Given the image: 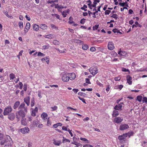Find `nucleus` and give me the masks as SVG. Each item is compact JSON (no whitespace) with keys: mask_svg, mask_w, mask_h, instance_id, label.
Returning <instances> with one entry per match:
<instances>
[{"mask_svg":"<svg viewBox=\"0 0 147 147\" xmlns=\"http://www.w3.org/2000/svg\"><path fill=\"white\" fill-rule=\"evenodd\" d=\"M89 71L90 74L93 76H95L98 72V69L95 67H92L89 69Z\"/></svg>","mask_w":147,"mask_h":147,"instance_id":"3","label":"nucleus"},{"mask_svg":"<svg viewBox=\"0 0 147 147\" xmlns=\"http://www.w3.org/2000/svg\"><path fill=\"white\" fill-rule=\"evenodd\" d=\"M127 3V2H125V3H121L120 2L119 3V5H120L122 7H124L126 3Z\"/></svg>","mask_w":147,"mask_h":147,"instance_id":"54","label":"nucleus"},{"mask_svg":"<svg viewBox=\"0 0 147 147\" xmlns=\"http://www.w3.org/2000/svg\"><path fill=\"white\" fill-rule=\"evenodd\" d=\"M123 105V103L121 102L119 104L116 105L114 109L115 110H120L121 109Z\"/></svg>","mask_w":147,"mask_h":147,"instance_id":"8","label":"nucleus"},{"mask_svg":"<svg viewBox=\"0 0 147 147\" xmlns=\"http://www.w3.org/2000/svg\"><path fill=\"white\" fill-rule=\"evenodd\" d=\"M70 10L69 9H67L61 12V13L62 15L64 18L66 17L67 15L69 13Z\"/></svg>","mask_w":147,"mask_h":147,"instance_id":"13","label":"nucleus"},{"mask_svg":"<svg viewBox=\"0 0 147 147\" xmlns=\"http://www.w3.org/2000/svg\"><path fill=\"white\" fill-rule=\"evenodd\" d=\"M19 28L20 29H22L23 28V22L22 21H20L18 24Z\"/></svg>","mask_w":147,"mask_h":147,"instance_id":"31","label":"nucleus"},{"mask_svg":"<svg viewBox=\"0 0 147 147\" xmlns=\"http://www.w3.org/2000/svg\"><path fill=\"white\" fill-rule=\"evenodd\" d=\"M85 20L84 18L82 19L80 21V23L82 24H84L85 22Z\"/></svg>","mask_w":147,"mask_h":147,"instance_id":"63","label":"nucleus"},{"mask_svg":"<svg viewBox=\"0 0 147 147\" xmlns=\"http://www.w3.org/2000/svg\"><path fill=\"white\" fill-rule=\"evenodd\" d=\"M69 21H68V23L70 24H72L74 23V22L72 20V18L71 17H69Z\"/></svg>","mask_w":147,"mask_h":147,"instance_id":"38","label":"nucleus"},{"mask_svg":"<svg viewBox=\"0 0 147 147\" xmlns=\"http://www.w3.org/2000/svg\"><path fill=\"white\" fill-rule=\"evenodd\" d=\"M49 57H45V61L46 62L47 64H49Z\"/></svg>","mask_w":147,"mask_h":147,"instance_id":"40","label":"nucleus"},{"mask_svg":"<svg viewBox=\"0 0 147 147\" xmlns=\"http://www.w3.org/2000/svg\"><path fill=\"white\" fill-rule=\"evenodd\" d=\"M108 47V49L111 50H113L115 48L114 43L112 42H109Z\"/></svg>","mask_w":147,"mask_h":147,"instance_id":"9","label":"nucleus"},{"mask_svg":"<svg viewBox=\"0 0 147 147\" xmlns=\"http://www.w3.org/2000/svg\"><path fill=\"white\" fill-rule=\"evenodd\" d=\"M10 80H13L15 78V75L13 73L9 75Z\"/></svg>","mask_w":147,"mask_h":147,"instance_id":"33","label":"nucleus"},{"mask_svg":"<svg viewBox=\"0 0 147 147\" xmlns=\"http://www.w3.org/2000/svg\"><path fill=\"white\" fill-rule=\"evenodd\" d=\"M119 114L118 111L116 110H114L113 112L112 116L113 117H116L117 116L119 115Z\"/></svg>","mask_w":147,"mask_h":147,"instance_id":"26","label":"nucleus"},{"mask_svg":"<svg viewBox=\"0 0 147 147\" xmlns=\"http://www.w3.org/2000/svg\"><path fill=\"white\" fill-rule=\"evenodd\" d=\"M38 108L37 107H36L35 108V109L32 110L31 113V115L33 117H35L36 115V114L38 112Z\"/></svg>","mask_w":147,"mask_h":147,"instance_id":"14","label":"nucleus"},{"mask_svg":"<svg viewBox=\"0 0 147 147\" xmlns=\"http://www.w3.org/2000/svg\"><path fill=\"white\" fill-rule=\"evenodd\" d=\"M44 37L46 38L49 39H51L54 38V35L53 34H49L45 35L44 36Z\"/></svg>","mask_w":147,"mask_h":147,"instance_id":"21","label":"nucleus"},{"mask_svg":"<svg viewBox=\"0 0 147 147\" xmlns=\"http://www.w3.org/2000/svg\"><path fill=\"white\" fill-rule=\"evenodd\" d=\"M49 45H45L43 46L42 47V48L43 49H48L49 48Z\"/></svg>","mask_w":147,"mask_h":147,"instance_id":"49","label":"nucleus"},{"mask_svg":"<svg viewBox=\"0 0 147 147\" xmlns=\"http://www.w3.org/2000/svg\"><path fill=\"white\" fill-rule=\"evenodd\" d=\"M111 17L117 20L118 18L117 15L116 14H113L112 16H111Z\"/></svg>","mask_w":147,"mask_h":147,"instance_id":"51","label":"nucleus"},{"mask_svg":"<svg viewBox=\"0 0 147 147\" xmlns=\"http://www.w3.org/2000/svg\"><path fill=\"white\" fill-rule=\"evenodd\" d=\"M19 85H20L19 88L22 89V88L23 84L22 82H19Z\"/></svg>","mask_w":147,"mask_h":147,"instance_id":"57","label":"nucleus"},{"mask_svg":"<svg viewBox=\"0 0 147 147\" xmlns=\"http://www.w3.org/2000/svg\"><path fill=\"white\" fill-rule=\"evenodd\" d=\"M99 27L98 25H96L93 27V30H95L98 29Z\"/></svg>","mask_w":147,"mask_h":147,"instance_id":"42","label":"nucleus"},{"mask_svg":"<svg viewBox=\"0 0 147 147\" xmlns=\"http://www.w3.org/2000/svg\"><path fill=\"white\" fill-rule=\"evenodd\" d=\"M56 49L60 53H65V49H64L62 50H60L59 49L57 48Z\"/></svg>","mask_w":147,"mask_h":147,"instance_id":"44","label":"nucleus"},{"mask_svg":"<svg viewBox=\"0 0 147 147\" xmlns=\"http://www.w3.org/2000/svg\"><path fill=\"white\" fill-rule=\"evenodd\" d=\"M51 108L52 109L51 111H53L56 110L57 109V106H54L53 107H51Z\"/></svg>","mask_w":147,"mask_h":147,"instance_id":"52","label":"nucleus"},{"mask_svg":"<svg viewBox=\"0 0 147 147\" xmlns=\"http://www.w3.org/2000/svg\"><path fill=\"white\" fill-rule=\"evenodd\" d=\"M62 142L63 143H65L66 142H70V141L69 140L65 138L64 136H63Z\"/></svg>","mask_w":147,"mask_h":147,"instance_id":"28","label":"nucleus"},{"mask_svg":"<svg viewBox=\"0 0 147 147\" xmlns=\"http://www.w3.org/2000/svg\"><path fill=\"white\" fill-rule=\"evenodd\" d=\"M118 53L121 56L125 57H127L128 56L127 53L125 51H120L118 52Z\"/></svg>","mask_w":147,"mask_h":147,"instance_id":"10","label":"nucleus"},{"mask_svg":"<svg viewBox=\"0 0 147 147\" xmlns=\"http://www.w3.org/2000/svg\"><path fill=\"white\" fill-rule=\"evenodd\" d=\"M123 87V86L122 85H116L114 87V89H119L120 90H121Z\"/></svg>","mask_w":147,"mask_h":147,"instance_id":"24","label":"nucleus"},{"mask_svg":"<svg viewBox=\"0 0 147 147\" xmlns=\"http://www.w3.org/2000/svg\"><path fill=\"white\" fill-rule=\"evenodd\" d=\"M23 89L24 91H26L27 89V86L26 84H24V85Z\"/></svg>","mask_w":147,"mask_h":147,"instance_id":"60","label":"nucleus"},{"mask_svg":"<svg viewBox=\"0 0 147 147\" xmlns=\"http://www.w3.org/2000/svg\"><path fill=\"white\" fill-rule=\"evenodd\" d=\"M90 51L92 52H94L96 51V49L94 47H91L90 48Z\"/></svg>","mask_w":147,"mask_h":147,"instance_id":"62","label":"nucleus"},{"mask_svg":"<svg viewBox=\"0 0 147 147\" xmlns=\"http://www.w3.org/2000/svg\"><path fill=\"white\" fill-rule=\"evenodd\" d=\"M8 118L9 119L11 120H13L15 118V115L13 113L9 114Z\"/></svg>","mask_w":147,"mask_h":147,"instance_id":"22","label":"nucleus"},{"mask_svg":"<svg viewBox=\"0 0 147 147\" xmlns=\"http://www.w3.org/2000/svg\"><path fill=\"white\" fill-rule=\"evenodd\" d=\"M123 118L118 117L115 118L114 120V122L118 123L121 122L123 121Z\"/></svg>","mask_w":147,"mask_h":147,"instance_id":"12","label":"nucleus"},{"mask_svg":"<svg viewBox=\"0 0 147 147\" xmlns=\"http://www.w3.org/2000/svg\"><path fill=\"white\" fill-rule=\"evenodd\" d=\"M100 1L99 0H94V2L93 3V4H92V7H96L97 3H98Z\"/></svg>","mask_w":147,"mask_h":147,"instance_id":"27","label":"nucleus"},{"mask_svg":"<svg viewBox=\"0 0 147 147\" xmlns=\"http://www.w3.org/2000/svg\"><path fill=\"white\" fill-rule=\"evenodd\" d=\"M121 77L120 76L116 77L114 78V80L116 81H119L121 79Z\"/></svg>","mask_w":147,"mask_h":147,"instance_id":"46","label":"nucleus"},{"mask_svg":"<svg viewBox=\"0 0 147 147\" xmlns=\"http://www.w3.org/2000/svg\"><path fill=\"white\" fill-rule=\"evenodd\" d=\"M21 124L24 125H27V122L26 121V119L22 118L21 120Z\"/></svg>","mask_w":147,"mask_h":147,"instance_id":"25","label":"nucleus"},{"mask_svg":"<svg viewBox=\"0 0 147 147\" xmlns=\"http://www.w3.org/2000/svg\"><path fill=\"white\" fill-rule=\"evenodd\" d=\"M45 55L42 53H41V52H39L38 53V56H45Z\"/></svg>","mask_w":147,"mask_h":147,"instance_id":"50","label":"nucleus"},{"mask_svg":"<svg viewBox=\"0 0 147 147\" xmlns=\"http://www.w3.org/2000/svg\"><path fill=\"white\" fill-rule=\"evenodd\" d=\"M20 131L22 134H25L29 133L30 131V129L28 127H25L24 128L21 129Z\"/></svg>","mask_w":147,"mask_h":147,"instance_id":"7","label":"nucleus"},{"mask_svg":"<svg viewBox=\"0 0 147 147\" xmlns=\"http://www.w3.org/2000/svg\"><path fill=\"white\" fill-rule=\"evenodd\" d=\"M88 46L87 45H82V48L84 50H86L88 49Z\"/></svg>","mask_w":147,"mask_h":147,"instance_id":"37","label":"nucleus"},{"mask_svg":"<svg viewBox=\"0 0 147 147\" xmlns=\"http://www.w3.org/2000/svg\"><path fill=\"white\" fill-rule=\"evenodd\" d=\"M51 122L49 120V117L47 119V125L48 126H50L51 125Z\"/></svg>","mask_w":147,"mask_h":147,"instance_id":"35","label":"nucleus"},{"mask_svg":"<svg viewBox=\"0 0 147 147\" xmlns=\"http://www.w3.org/2000/svg\"><path fill=\"white\" fill-rule=\"evenodd\" d=\"M53 43L55 45H58L59 43V42L57 40H54Z\"/></svg>","mask_w":147,"mask_h":147,"instance_id":"48","label":"nucleus"},{"mask_svg":"<svg viewBox=\"0 0 147 147\" xmlns=\"http://www.w3.org/2000/svg\"><path fill=\"white\" fill-rule=\"evenodd\" d=\"M87 7V5H84L83 7H82L81 8V9L82 10H83L84 11H87V9H86Z\"/></svg>","mask_w":147,"mask_h":147,"instance_id":"45","label":"nucleus"},{"mask_svg":"<svg viewBox=\"0 0 147 147\" xmlns=\"http://www.w3.org/2000/svg\"><path fill=\"white\" fill-rule=\"evenodd\" d=\"M24 102L26 104L27 106H28L30 105V98L29 97H28L25 98L24 99Z\"/></svg>","mask_w":147,"mask_h":147,"instance_id":"17","label":"nucleus"},{"mask_svg":"<svg viewBox=\"0 0 147 147\" xmlns=\"http://www.w3.org/2000/svg\"><path fill=\"white\" fill-rule=\"evenodd\" d=\"M80 140L82 141L87 142H86L87 143H89V142H88V140L86 138H80Z\"/></svg>","mask_w":147,"mask_h":147,"instance_id":"47","label":"nucleus"},{"mask_svg":"<svg viewBox=\"0 0 147 147\" xmlns=\"http://www.w3.org/2000/svg\"><path fill=\"white\" fill-rule=\"evenodd\" d=\"M6 138L9 141L8 142L7 144L5 145L4 147H11V146L12 145L13 143L11 138L10 137L8 136H6Z\"/></svg>","mask_w":147,"mask_h":147,"instance_id":"4","label":"nucleus"},{"mask_svg":"<svg viewBox=\"0 0 147 147\" xmlns=\"http://www.w3.org/2000/svg\"><path fill=\"white\" fill-rule=\"evenodd\" d=\"M59 7L60 6L58 4H55V8L56 9H57L58 11L59 10Z\"/></svg>","mask_w":147,"mask_h":147,"instance_id":"56","label":"nucleus"},{"mask_svg":"<svg viewBox=\"0 0 147 147\" xmlns=\"http://www.w3.org/2000/svg\"><path fill=\"white\" fill-rule=\"evenodd\" d=\"M30 24L29 22H28L26 23V29H30Z\"/></svg>","mask_w":147,"mask_h":147,"instance_id":"41","label":"nucleus"},{"mask_svg":"<svg viewBox=\"0 0 147 147\" xmlns=\"http://www.w3.org/2000/svg\"><path fill=\"white\" fill-rule=\"evenodd\" d=\"M35 103V102L34 101V98H33L31 99V106L32 107L34 106Z\"/></svg>","mask_w":147,"mask_h":147,"instance_id":"34","label":"nucleus"},{"mask_svg":"<svg viewBox=\"0 0 147 147\" xmlns=\"http://www.w3.org/2000/svg\"><path fill=\"white\" fill-rule=\"evenodd\" d=\"M39 26L37 24H34L33 25V28L34 30L37 31L39 29Z\"/></svg>","mask_w":147,"mask_h":147,"instance_id":"23","label":"nucleus"},{"mask_svg":"<svg viewBox=\"0 0 147 147\" xmlns=\"http://www.w3.org/2000/svg\"><path fill=\"white\" fill-rule=\"evenodd\" d=\"M51 28H53L57 29V28H58L55 25H54V24H51Z\"/></svg>","mask_w":147,"mask_h":147,"instance_id":"58","label":"nucleus"},{"mask_svg":"<svg viewBox=\"0 0 147 147\" xmlns=\"http://www.w3.org/2000/svg\"><path fill=\"white\" fill-rule=\"evenodd\" d=\"M129 127V125L126 124H121L120 126L119 129L123 131L126 130Z\"/></svg>","mask_w":147,"mask_h":147,"instance_id":"5","label":"nucleus"},{"mask_svg":"<svg viewBox=\"0 0 147 147\" xmlns=\"http://www.w3.org/2000/svg\"><path fill=\"white\" fill-rule=\"evenodd\" d=\"M110 12H111V11L110 10H106L105 13V15H109Z\"/></svg>","mask_w":147,"mask_h":147,"instance_id":"55","label":"nucleus"},{"mask_svg":"<svg viewBox=\"0 0 147 147\" xmlns=\"http://www.w3.org/2000/svg\"><path fill=\"white\" fill-rule=\"evenodd\" d=\"M52 16L53 17H55L57 19L60 20V16L59 15L57 14H52Z\"/></svg>","mask_w":147,"mask_h":147,"instance_id":"36","label":"nucleus"},{"mask_svg":"<svg viewBox=\"0 0 147 147\" xmlns=\"http://www.w3.org/2000/svg\"><path fill=\"white\" fill-rule=\"evenodd\" d=\"M20 106V102L19 101L16 102L14 104L13 106V108L14 109H16Z\"/></svg>","mask_w":147,"mask_h":147,"instance_id":"20","label":"nucleus"},{"mask_svg":"<svg viewBox=\"0 0 147 147\" xmlns=\"http://www.w3.org/2000/svg\"><path fill=\"white\" fill-rule=\"evenodd\" d=\"M75 139H77V138L76 137H73V142H71V144H74L76 146H78V144L76 141H75Z\"/></svg>","mask_w":147,"mask_h":147,"instance_id":"30","label":"nucleus"},{"mask_svg":"<svg viewBox=\"0 0 147 147\" xmlns=\"http://www.w3.org/2000/svg\"><path fill=\"white\" fill-rule=\"evenodd\" d=\"M143 103H146L147 102V98L146 97H144L142 99Z\"/></svg>","mask_w":147,"mask_h":147,"instance_id":"43","label":"nucleus"},{"mask_svg":"<svg viewBox=\"0 0 147 147\" xmlns=\"http://www.w3.org/2000/svg\"><path fill=\"white\" fill-rule=\"evenodd\" d=\"M41 117L43 120L45 121L48 119V115L45 113H43L41 114Z\"/></svg>","mask_w":147,"mask_h":147,"instance_id":"16","label":"nucleus"},{"mask_svg":"<svg viewBox=\"0 0 147 147\" xmlns=\"http://www.w3.org/2000/svg\"><path fill=\"white\" fill-rule=\"evenodd\" d=\"M126 79L127 83L129 85L131 84L132 82L131 81L132 78L129 75H127L126 76Z\"/></svg>","mask_w":147,"mask_h":147,"instance_id":"18","label":"nucleus"},{"mask_svg":"<svg viewBox=\"0 0 147 147\" xmlns=\"http://www.w3.org/2000/svg\"><path fill=\"white\" fill-rule=\"evenodd\" d=\"M78 97L80 99V100H82L83 102L85 103H86L85 100L84 98H82L80 97V96H78Z\"/></svg>","mask_w":147,"mask_h":147,"instance_id":"53","label":"nucleus"},{"mask_svg":"<svg viewBox=\"0 0 147 147\" xmlns=\"http://www.w3.org/2000/svg\"><path fill=\"white\" fill-rule=\"evenodd\" d=\"M69 77L68 75L64 74L62 75V81L64 82H67L69 81Z\"/></svg>","mask_w":147,"mask_h":147,"instance_id":"6","label":"nucleus"},{"mask_svg":"<svg viewBox=\"0 0 147 147\" xmlns=\"http://www.w3.org/2000/svg\"><path fill=\"white\" fill-rule=\"evenodd\" d=\"M128 135L127 134H123L122 135L119 136L118 138L120 140H124L125 139Z\"/></svg>","mask_w":147,"mask_h":147,"instance_id":"11","label":"nucleus"},{"mask_svg":"<svg viewBox=\"0 0 147 147\" xmlns=\"http://www.w3.org/2000/svg\"><path fill=\"white\" fill-rule=\"evenodd\" d=\"M96 82V84L99 85L100 87H103V85L100 83L98 80H97Z\"/></svg>","mask_w":147,"mask_h":147,"instance_id":"39","label":"nucleus"},{"mask_svg":"<svg viewBox=\"0 0 147 147\" xmlns=\"http://www.w3.org/2000/svg\"><path fill=\"white\" fill-rule=\"evenodd\" d=\"M19 110L16 113V117L19 119L21 117L24 118L27 112V107L25 106V104L22 103L18 108Z\"/></svg>","mask_w":147,"mask_h":147,"instance_id":"1","label":"nucleus"},{"mask_svg":"<svg viewBox=\"0 0 147 147\" xmlns=\"http://www.w3.org/2000/svg\"><path fill=\"white\" fill-rule=\"evenodd\" d=\"M142 99V96H137L136 100L139 102H141Z\"/></svg>","mask_w":147,"mask_h":147,"instance_id":"32","label":"nucleus"},{"mask_svg":"<svg viewBox=\"0 0 147 147\" xmlns=\"http://www.w3.org/2000/svg\"><path fill=\"white\" fill-rule=\"evenodd\" d=\"M68 75L70 80H74L76 78V74L74 73L69 74Z\"/></svg>","mask_w":147,"mask_h":147,"instance_id":"15","label":"nucleus"},{"mask_svg":"<svg viewBox=\"0 0 147 147\" xmlns=\"http://www.w3.org/2000/svg\"><path fill=\"white\" fill-rule=\"evenodd\" d=\"M40 28L43 30H46L47 29V26L45 24H41L40 25Z\"/></svg>","mask_w":147,"mask_h":147,"instance_id":"29","label":"nucleus"},{"mask_svg":"<svg viewBox=\"0 0 147 147\" xmlns=\"http://www.w3.org/2000/svg\"><path fill=\"white\" fill-rule=\"evenodd\" d=\"M83 147H93L92 145L89 144H86L83 146Z\"/></svg>","mask_w":147,"mask_h":147,"instance_id":"64","label":"nucleus"},{"mask_svg":"<svg viewBox=\"0 0 147 147\" xmlns=\"http://www.w3.org/2000/svg\"><path fill=\"white\" fill-rule=\"evenodd\" d=\"M13 110V109L10 106H9L5 108L4 110L3 114L4 115H8Z\"/></svg>","mask_w":147,"mask_h":147,"instance_id":"2","label":"nucleus"},{"mask_svg":"<svg viewBox=\"0 0 147 147\" xmlns=\"http://www.w3.org/2000/svg\"><path fill=\"white\" fill-rule=\"evenodd\" d=\"M53 143L56 146H59L61 143V140H56L55 139L53 140Z\"/></svg>","mask_w":147,"mask_h":147,"instance_id":"19","label":"nucleus"},{"mask_svg":"<svg viewBox=\"0 0 147 147\" xmlns=\"http://www.w3.org/2000/svg\"><path fill=\"white\" fill-rule=\"evenodd\" d=\"M62 130L66 131H68V129L65 126H63L62 127Z\"/></svg>","mask_w":147,"mask_h":147,"instance_id":"59","label":"nucleus"},{"mask_svg":"<svg viewBox=\"0 0 147 147\" xmlns=\"http://www.w3.org/2000/svg\"><path fill=\"white\" fill-rule=\"evenodd\" d=\"M85 81L86 83L88 84H90L91 83L90 81V80L88 78H86L85 79Z\"/></svg>","mask_w":147,"mask_h":147,"instance_id":"61","label":"nucleus"}]
</instances>
